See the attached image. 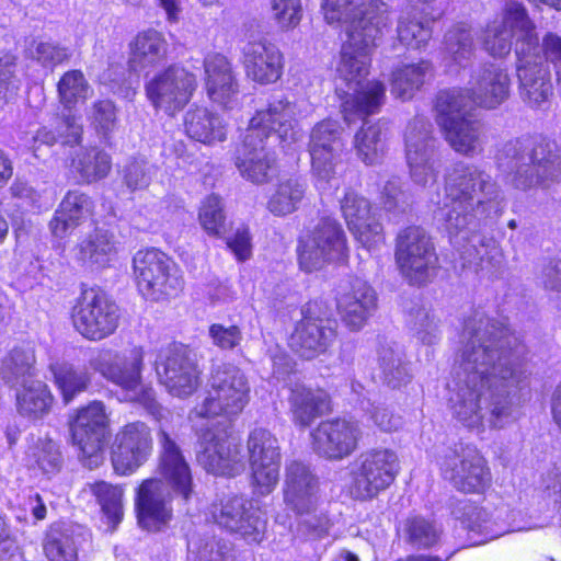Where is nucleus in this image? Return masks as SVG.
Returning <instances> with one entry per match:
<instances>
[{
	"instance_id": "f257e3e1",
	"label": "nucleus",
	"mask_w": 561,
	"mask_h": 561,
	"mask_svg": "<svg viewBox=\"0 0 561 561\" xmlns=\"http://www.w3.org/2000/svg\"><path fill=\"white\" fill-rule=\"evenodd\" d=\"M451 370L448 408L463 426L492 427L514 417L525 387V345L508 324L474 309L463 319Z\"/></svg>"
},
{
	"instance_id": "f03ea898",
	"label": "nucleus",
	"mask_w": 561,
	"mask_h": 561,
	"mask_svg": "<svg viewBox=\"0 0 561 561\" xmlns=\"http://www.w3.org/2000/svg\"><path fill=\"white\" fill-rule=\"evenodd\" d=\"M356 0H323L322 10L329 24L344 27L347 39L342 45L336 68L335 91L343 100L346 121L351 115L360 118L376 113L385 100L386 88L380 81H367L370 50L388 27L386 3L371 0L355 5Z\"/></svg>"
},
{
	"instance_id": "7ed1b4c3",
	"label": "nucleus",
	"mask_w": 561,
	"mask_h": 561,
	"mask_svg": "<svg viewBox=\"0 0 561 561\" xmlns=\"http://www.w3.org/2000/svg\"><path fill=\"white\" fill-rule=\"evenodd\" d=\"M505 198L500 184L481 165L457 162L445 180L442 216L449 241L463 268H484L497 254L494 238L483 228L502 215Z\"/></svg>"
},
{
	"instance_id": "20e7f679",
	"label": "nucleus",
	"mask_w": 561,
	"mask_h": 561,
	"mask_svg": "<svg viewBox=\"0 0 561 561\" xmlns=\"http://www.w3.org/2000/svg\"><path fill=\"white\" fill-rule=\"evenodd\" d=\"M209 385L204 402L208 420L197 433L196 459L208 473L234 477L241 472L244 457L230 440L232 417L248 404L250 386L244 373L230 364L218 365Z\"/></svg>"
},
{
	"instance_id": "39448f33",
	"label": "nucleus",
	"mask_w": 561,
	"mask_h": 561,
	"mask_svg": "<svg viewBox=\"0 0 561 561\" xmlns=\"http://www.w3.org/2000/svg\"><path fill=\"white\" fill-rule=\"evenodd\" d=\"M159 471L161 479H147L138 488L135 512L138 525L148 531H158L172 518L173 497L187 503L194 495L192 471L180 446L160 425Z\"/></svg>"
},
{
	"instance_id": "423d86ee",
	"label": "nucleus",
	"mask_w": 561,
	"mask_h": 561,
	"mask_svg": "<svg viewBox=\"0 0 561 561\" xmlns=\"http://www.w3.org/2000/svg\"><path fill=\"white\" fill-rule=\"evenodd\" d=\"M494 163L511 185L523 192L561 180V149L542 135H522L499 142Z\"/></svg>"
},
{
	"instance_id": "0eeeda50",
	"label": "nucleus",
	"mask_w": 561,
	"mask_h": 561,
	"mask_svg": "<svg viewBox=\"0 0 561 561\" xmlns=\"http://www.w3.org/2000/svg\"><path fill=\"white\" fill-rule=\"evenodd\" d=\"M435 106L437 123L455 151L474 156L483 150L481 123L473 118L472 100L468 90L440 91Z\"/></svg>"
},
{
	"instance_id": "6e6552de",
	"label": "nucleus",
	"mask_w": 561,
	"mask_h": 561,
	"mask_svg": "<svg viewBox=\"0 0 561 561\" xmlns=\"http://www.w3.org/2000/svg\"><path fill=\"white\" fill-rule=\"evenodd\" d=\"M394 260L402 277L422 287L437 275L439 260L430 233L421 226H409L396 238Z\"/></svg>"
},
{
	"instance_id": "1a4fd4ad",
	"label": "nucleus",
	"mask_w": 561,
	"mask_h": 561,
	"mask_svg": "<svg viewBox=\"0 0 561 561\" xmlns=\"http://www.w3.org/2000/svg\"><path fill=\"white\" fill-rule=\"evenodd\" d=\"M298 263L311 273L325 263L344 262L348 257L346 236L342 225L333 217H321L311 231L302 234L297 244Z\"/></svg>"
},
{
	"instance_id": "9d476101",
	"label": "nucleus",
	"mask_w": 561,
	"mask_h": 561,
	"mask_svg": "<svg viewBox=\"0 0 561 561\" xmlns=\"http://www.w3.org/2000/svg\"><path fill=\"white\" fill-rule=\"evenodd\" d=\"M73 445L78 446V458L89 469L98 468L103 461V450L110 436V421L105 405L93 401L69 417Z\"/></svg>"
},
{
	"instance_id": "9b49d317",
	"label": "nucleus",
	"mask_w": 561,
	"mask_h": 561,
	"mask_svg": "<svg viewBox=\"0 0 561 561\" xmlns=\"http://www.w3.org/2000/svg\"><path fill=\"white\" fill-rule=\"evenodd\" d=\"M133 266L139 291L147 299L175 297L183 289L184 279L176 264L158 249L138 251Z\"/></svg>"
},
{
	"instance_id": "f8f14e48",
	"label": "nucleus",
	"mask_w": 561,
	"mask_h": 561,
	"mask_svg": "<svg viewBox=\"0 0 561 561\" xmlns=\"http://www.w3.org/2000/svg\"><path fill=\"white\" fill-rule=\"evenodd\" d=\"M438 463L444 479L460 492L481 493L490 484L491 473L486 462L471 445L456 443L445 447Z\"/></svg>"
},
{
	"instance_id": "ddd939ff",
	"label": "nucleus",
	"mask_w": 561,
	"mask_h": 561,
	"mask_svg": "<svg viewBox=\"0 0 561 561\" xmlns=\"http://www.w3.org/2000/svg\"><path fill=\"white\" fill-rule=\"evenodd\" d=\"M230 440L234 444L231 436ZM238 446L242 451L241 446ZM247 451V457L241 454L251 467L254 493L262 496L270 494L279 480L282 454L277 437L266 428L255 427L248 435ZM244 468L245 465L241 471Z\"/></svg>"
},
{
	"instance_id": "4468645a",
	"label": "nucleus",
	"mask_w": 561,
	"mask_h": 561,
	"mask_svg": "<svg viewBox=\"0 0 561 561\" xmlns=\"http://www.w3.org/2000/svg\"><path fill=\"white\" fill-rule=\"evenodd\" d=\"M399 471L397 454L389 448H371L354 461L351 492L360 501L371 500L394 481Z\"/></svg>"
},
{
	"instance_id": "2eb2a0df",
	"label": "nucleus",
	"mask_w": 561,
	"mask_h": 561,
	"mask_svg": "<svg viewBox=\"0 0 561 561\" xmlns=\"http://www.w3.org/2000/svg\"><path fill=\"white\" fill-rule=\"evenodd\" d=\"M301 316L289 336V347L301 358L313 359L332 345L337 323L317 300L307 302L301 308Z\"/></svg>"
},
{
	"instance_id": "dca6fc26",
	"label": "nucleus",
	"mask_w": 561,
	"mask_h": 561,
	"mask_svg": "<svg viewBox=\"0 0 561 561\" xmlns=\"http://www.w3.org/2000/svg\"><path fill=\"white\" fill-rule=\"evenodd\" d=\"M72 321L83 337L101 341L116 331L119 308L104 291L95 288L84 289L73 307Z\"/></svg>"
},
{
	"instance_id": "f3484780",
	"label": "nucleus",
	"mask_w": 561,
	"mask_h": 561,
	"mask_svg": "<svg viewBox=\"0 0 561 561\" xmlns=\"http://www.w3.org/2000/svg\"><path fill=\"white\" fill-rule=\"evenodd\" d=\"M516 73L519 95L526 104L537 108L549 101L553 84L549 66L539 55V42L530 38L518 44Z\"/></svg>"
},
{
	"instance_id": "a211bd4d",
	"label": "nucleus",
	"mask_w": 561,
	"mask_h": 561,
	"mask_svg": "<svg viewBox=\"0 0 561 561\" xmlns=\"http://www.w3.org/2000/svg\"><path fill=\"white\" fill-rule=\"evenodd\" d=\"M404 138L412 181L423 187L435 183L439 163L431 122L424 116H415L408 124Z\"/></svg>"
},
{
	"instance_id": "6ab92c4d",
	"label": "nucleus",
	"mask_w": 561,
	"mask_h": 561,
	"mask_svg": "<svg viewBox=\"0 0 561 561\" xmlns=\"http://www.w3.org/2000/svg\"><path fill=\"white\" fill-rule=\"evenodd\" d=\"M154 370L161 385L175 397H187L198 386L195 354L181 343L161 347L154 359Z\"/></svg>"
},
{
	"instance_id": "aec40b11",
	"label": "nucleus",
	"mask_w": 561,
	"mask_h": 561,
	"mask_svg": "<svg viewBox=\"0 0 561 561\" xmlns=\"http://www.w3.org/2000/svg\"><path fill=\"white\" fill-rule=\"evenodd\" d=\"M196 87L193 73L182 66L171 65L149 79L145 91L154 108L173 116L190 102Z\"/></svg>"
},
{
	"instance_id": "412c9836",
	"label": "nucleus",
	"mask_w": 561,
	"mask_h": 561,
	"mask_svg": "<svg viewBox=\"0 0 561 561\" xmlns=\"http://www.w3.org/2000/svg\"><path fill=\"white\" fill-rule=\"evenodd\" d=\"M515 37V55L522 42L534 39L539 42L535 25L528 16L525 7L514 0H507L503 20L489 25L483 39L484 49L493 57H504L512 49V38Z\"/></svg>"
},
{
	"instance_id": "4be33fe9",
	"label": "nucleus",
	"mask_w": 561,
	"mask_h": 561,
	"mask_svg": "<svg viewBox=\"0 0 561 561\" xmlns=\"http://www.w3.org/2000/svg\"><path fill=\"white\" fill-rule=\"evenodd\" d=\"M214 520L230 533L239 534L248 542H261L267 518L264 512L243 496H227L213 505Z\"/></svg>"
},
{
	"instance_id": "5701e85b",
	"label": "nucleus",
	"mask_w": 561,
	"mask_h": 561,
	"mask_svg": "<svg viewBox=\"0 0 561 561\" xmlns=\"http://www.w3.org/2000/svg\"><path fill=\"white\" fill-rule=\"evenodd\" d=\"M363 434L362 425L356 420L346 417L325 420L311 433L312 447L319 457L340 461L357 450Z\"/></svg>"
},
{
	"instance_id": "b1692460",
	"label": "nucleus",
	"mask_w": 561,
	"mask_h": 561,
	"mask_svg": "<svg viewBox=\"0 0 561 561\" xmlns=\"http://www.w3.org/2000/svg\"><path fill=\"white\" fill-rule=\"evenodd\" d=\"M344 129L335 119L317 123L309 135L308 151L311 168L319 181L329 183L335 174V165L344 150Z\"/></svg>"
},
{
	"instance_id": "393cba45",
	"label": "nucleus",
	"mask_w": 561,
	"mask_h": 561,
	"mask_svg": "<svg viewBox=\"0 0 561 561\" xmlns=\"http://www.w3.org/2000/svg\"><path fill=\"white\" fill-rule=\"evenodd\" d=\"M88 363L91 369L125 390H136L141 385V347H133L125 352L101 348L91 354Z\"/></svg>"
},
{
	"instance_id": "a878e982",
	"label": "nucleus",
	"mask_w": 561,
	"mask_h": 561,
	"mask_svg": "<svg viewBox=\"0 0 561 561\" xmlns=\"http://www.w3.org/2000/svg\"><path fill=\"white\" fill-rule=\"evenodd\" d=\"M153 448L151 431L140 421L126 424L115 437L111 460L115 472L130 474L150 457Z\"/></svg>"
},
{
	"instance_id": "bb28decb",
	"label": "nucleus",
	"mask_w": 561,
	"mask_h": 561,
	"mask_svg": "<svg viewBox=\"0 0 561 561\" xmlns=\"http://www.w3.org/2000/svg\"><path fill=\"white\" fill-rule=\"evenodd\" d=\"M336 307L343 323L359 331L377 310L376 290L359 277H348L339 287Z\"/></svg>"
},
{
	"instance_id": "cd10ccee",
	"label": "nucleus",
	"mask_w": 561,
	"mask_h": 561,
	"mask_svg": "<svg viewBox=\"0 0 561 561\" xmlns=\"http://www.w3.org/2000/svg\"><path fill=\"white\" fill-rule=\"evenodd\" d=\"M299 112L298 104L288 95L274 93L268 96L266 106L256 111L247 131H261L260 137L267 139L287 140L293 136Z\"/></svg>"
},
{
	"instance_id": "c85d7f7f",
	"label": "nucleus",
	"mask_w": 561,
	"mask_h": 561,
	"mask_svg": "<svg viewBox=\"0 0 561 561\" xmlns=\"http://www.w3.org/2000/svg\"><path fill=\"white\" fill-rule=\"evenodd\" d=\"M340 206L348 230L364 248L370 251L383 242V227L371 214V205L366 197L347 190Z\"/></svg>"
},
{
	"instance_id": "c756f323",
	"label": "nucleus",
	"mask_w": 561,
	"mask_h": 561,
	"mask_svg": "<svg viewBox=\"0 0 561 561\" xmlns=\"http://www.w3.org/2000/svg\"><path fill=\"white\" fill-rule=\"evenodd\" d=\"M261 131H247L236 152V167L241 176L254 184L270 182L275 175V153Z\"/></svg>"
},
{
	"instance_id": "7c9ffc66",
	"label": "nucleus",
	"mask_w": 561,
	"mask_h": 561,
	"mask_svg": "<svg viewBox=\"0 0 561 561\" xmlns=\"http://www.w3.org/2000/svg\"><path fill=\"white\" fill-rule=\"evenodd\" d=\"M242 61L247 77L260 84H271L280 79L284 56L279 48L260 38L249 41L242 48Z\"/></svg>"
},
{
	"instance_id": "2f4dec72",
	"label": "nucleus",
	"mask_w": 561,
	"mask_h": 561,
	"mask_svg": "<svg viewBox=\"0 0 561 561\" xmlns=\"http://www.w3.org/2000/svg\"><path fill=\"white\" fill-rule=\"evenodd\" d=\"M472 107L497 108L511 95V78L506 68L497 62H484L472 76Z\"/></svg>"
},
{
	"instance_id": "473e14b6",
	"label": "nucleus",
	"mask_w": 561,
	"mask_h": 561,
	"mask_svg": "<svg viewBox=\"0 0 561 561\" xmlns=\"http://www.w3.org/2000/svg\"><path fill=\"white\" fill-rule=\"evenodd\" d=\"M284 502L294 513L309 512L319 504V481L309 466L294 460L285 468Z\"/></svg>"
},
{
	"instance_id": "72a5a7b5",
	"label": "nucleus",
	"mask_w": 561,
	"mask_h": 561,
	"mask_svg": "<svg viewBox=\"0 0 561 561\" xmlns=\"http://www.w3.org/2000/svg\"><path fill=\"white\" fill-rule=\"evenodd\" d=\"M204 68L208 98L222 108L237 106L239 83L230 61L224 55L214 54L205 58Z\"/></svg>"
},
{
	"instance_id": "f704fd0d",
	"label": "nucleus",
	"mask_w": 561,
	"mask_h": 561,
	"mask_svg": "<svg viewBox=\"0 0 561 561\" xmlns=\"http://www.w3.org/2000/svg\"><path fill=\"white\" fill-rule=\"evenodd\" d=\"M94 211V202L80 190H70L62 197L49 222L51 233L64 238L88 221Z\"/></svg>"
},
{
	"instance_id": "c9c22d12",
	"label": "nucleus",
	"mask_w": 561,
	"mask_h": 561,
	"mask_svg": "<svg viewBox=\"0 0 561 561\" xmlns=\"http://www.w3.org/2000/svg\"><path fill=\"white\" fill-rule=\"evenodd\" d=\"M88 539V529L82 525L54 524L44 539L45 556L49 561H77L78 551Z\"/></svg>"
},
{
	"instance_id": "e433bc0d",
	"label": "nucleus",
	"mask_w": 561,
	"mask_h": 561,
	"mask_svg": "<svg viewBox=\"0 0 561 561\" xmlns=\"http://www.w3.org/2000/svg\"><path fill=\"white\" fill-rule=\"evenodd\" d=\"M289 411L295 424L307 427L331 411V399L327 391L295 383L289 389Z\"/></svg>"
},
{
	"instance_id": "4c0bfd02",
	"label": "nucleus",
	"mask_w": 561,
	"mask_h": 561,
	"mask_svg": "<svg viewBox=\"0 0 561 561\" xmlns=\"http://www.w3.org/2000/svg\"><path fill=\"white\" fill-rule=\"evenodd\" d=\"M443 51L449 71L470 66L477 51L472 27L463 22L453 25L444 35Z\"/></svg>"
},
{
	"instance_id": "58836bf2",
	"label": "nucleus",
	"mask_w": 561,
	"mask_h": 561,
	"mask_svg": "<svg viewBox=\"0 0 561 561\" xmlns=\"http://www.w3.org/2000/svg\"><path fill=\"white\" fill-rule=\"evenodd\" d=\"M130 56L128 69L131 72H140L147 68L160 65L165 60L168 43L163 35L156 30H147L139 33L129 44Z\"/></svg>"
},
{
	"instance_id": "ea45409f",
	"label": "nucleus",
	"mask_w": 561,
	"mask_h": 561,
	"mask_svg": "<svg viewBox=\"0 0 561 561\" xmlns=\"http://www.w3.org/2000/svg\"><path fill=\"white\" fill-rule=\"evenodd\" d=\"M13 390L19 415L30 421H39L49 414L54 397L45 382L36 379Z\"/></svg>"
},
{
	"instance_id": "a19ab883",
	"label": "nucleus",
	"mask_w": 561,
	"mask_h": 561,
	"mask_svg": "<svg viewBox=\"0 0 561 561\" xmlns=\"http://www.w3.org/2000/svg\"><path fill=\"white\" fill-rule=\"evenodd\" d=\"M184 127L190 138L203 144L224 141L227 135L224 119L206 107H195L187 111Z\"/></svg>"
},
{
	"instance_id": "79ce46f5",
	"label": "nucleus",
	"mask_w": 561,
	"mask_h": 561,
	"mask_svg": "<svg viewBox=\"0 0 561 561\" xmlns=\"http://www.w3.org/2000/svg\"><path fill=\"white\" fill-rule=\"evenodd\" d=\"M403 313L407 327L423 344L432 345L439 340L438 321L419 296L404 300Z\"/></svg>"
},
{
	"instance_id": "37998d69",
	"label": "nucleus",
	"mask_w": 561,
	"mask_h": 561,
	"mask_svg": "<svg viewBox=\"0 0 561 561\" xmlns=\"http://www.w3.org/2000/svg\"><path fill=\"white\" fill-rule=\"evenodd\" d=\"M35 352L31 346H15L2 359L1 377L11 389L34 381Z\"/></svg>"
},
{
	"instance_id": "c03bdc74",
	"label": "nucleus",
	"mask_w": 561,
	"mask_h": 561,
	"mask_svg": "<svg viewBox=\"0 0 561 561\" xmlns=\"http://www.w3.org/2000/svg\"><path fill=\"white\" fill-rule=\"evenodd\" d=\"M388 130V123L385 121L369 124L364 119L362 128L354 137V142L357 154L365 164L371 165L380 161L385 152Z\"/></svg>"
},
{
	"instance_id": "a18cd8bd",
	"label": "nucleus",
	"mask_w": 561,
	"mask_h": 561,
	"mask_svg": "<svg viewBox=\"0 0 561 561\" xmlns=\"http://www.w3.org/2000/svg\"><path fill=\"white\" fill-rule=\"evenodd\" d=\"M50 369L65 403L71 402L77 396L87 391L91 383V374L85 367L61 363L50 365Z\"/></svg>"
},
{
	"instance_id": "49530a36",
	"label": "nucleus",
	"mask_w": 561,
	"mask_h": 561,
	"mask_svg": "<svg viewBox=\"0 0 561 561\" xmlns=\"http://www.w3.org/2000/svg\"><path fill=\"white\" fill-rule=\"evenodd\" d=\"M307 183L300 178L280 181L267 202V209L274 216H286L296 211L302 202Z\"/></svg>"
},
{
	"instance_id": "de8ad7c7",
	"label": "nucleus",
	"mask_w": 561,
	"mask_h": 561,
	"mask_svg": "<svg viewBox=\"0 0 561 561\" xmlns=\"http://www.w3.org/2000/svg\"><path fill=\"white\" fill-rule=\"evenodd\" d=\"M112 168L111 157L96 147L81 150L71 161V169L84 183L104 179Z\"/></svg>"
},
{
	"instance_id": "09e8293b",
	"label": "nucleus",
	"mask_w": 561,
	"mask_h": 561,
	"mask_svg": "<svg viewBox=\"0 0 561 561\" xmlns=\"http://www.w3.org/2000/svg\"><path fill=\"white\" fill-rule=\"evenodd\" d=\"M431 67L430 61L421 60L419 64L405 65L394 70L391 78V94L402 101L412 99L423 85Z\"/></svg>"
},
{
	"instance_id": "8fccbe9b",
	"label": "nucleus",
	"mask_w": 561,
	"mask_h": 561,
	"mask_svg": "<svg viewBox=\"0 0 561 561\" xmlns=\"http://www.w3.org/2000/svg\"><path fill=\"white\" fill-rule=\"evenodd\" d=\"M378 362L381 378L388 387L400 389L411 381L412 375L401 352L391 346H381Z\"/></svg>"
},
{
	"instance_id": "3c124183",
	"label": "nucleus",
	"mask_w": 561,
	"mask_h": 561,
	"mask_svg": "<svg viewBox=\"0 0 561 561\" xmlns=\"http://www.w3.org/2000/svg\"><path fill=\"white\" fill-rule=\"evenodd\" d=\"M453 515L460 520L463 528L483 535L485 539L496 538L499 534H490L488 513L469 500H457L453 505Z\"/></svg>"
},
{
	"instance_id": "603ef678",
	"label": "nucleus",
	"mask_w": 561,
	"mask_h": 561,
	"mask_svg": "<svg viewBox=\"0 0 561 561\" xmlns=\"http://www.w3.org/2000/svg\"><path fill=\"white\" fill-rule=\"evenodd\" d=\"M198 221L208 236L221 237L227 232L225 205L219 195L210 194L203 199L198 210Z\"/></svg>"
},
{
	"instance_id": "864d4df0",
	"label": "nucleus",
	"mask_w": 561,
	"mask_h": 561,
	"mask_svg": "<svg viewBox=\"0 0 561 561\" xmlns=\"http://www.w3.org/2000/svg\"><path fill=\"white\" fill-rule=\"evenodd\" d=\"M379 201L385 211L394 220L410 211L413 203L411 194L403 190L398 178H392L385 183Z\"/></svg>"
},
{
	"instance_id": "5fc2aeb1",
	"label": "nucleus",
	"mask_w": 561,
	"mask_h": 561,
	"mask_svg": "<svg viewBox=\"0 0 561 561\" xmlns=\"http://www.w3.org/2000/svg\"><path fill=\"white\" fill-rule=\"evenodd\" d=\"M92 492L101 506L103 515L107 518L112 529L123 519V492L118 486L100 481L92 485Z\"/></svg>"
},
{
	"instance_id": "6e6d98bb",
	"label": "nucleus",
	"mask_w": 561,
	"mask_h": 561,
	"mask_svg": "<svg viewBox=\"0 0 561 561\" xmlns=\"http://www.w3.org/2000/svg\"><path fill=\"white\" fill-rule=\"evenodd\" d=\"M57 91L60 103L70 111L88 98L90 85L80 70H69L58 81Z\"/></svg>"
},
{
	"instance_id": "4d7b16f0",
	"label": "nucleus",
	"mask_w": 561,
	"mask_h": 561,
	"mask_svg": "<svg viewBox=\"0 0 561 561\" xmlns=\"http://www.w3.org/2000/svg\"><path fill=\"white\" fill-rule=\"evenodd\" d=\"M405 533L413 548L430 549L439 541L442 529L434 522L416 516L407 520Z\"/></svg>"
},
{
	"instance_id": "13d9d810",
	"label": "nucleus",
	"mask_w": 561,
	"mask_h": 561,
	"mask_svg": "<svg viewBox=\"0 0 561 561\" xmlns=\"http://www.w3.org/2000/svg\"><path fill=\"white\" fill-rule=\"evenodd\" d=\"M25 54L26 57L47 69H54L69 58V51L66 47L55 42L42 39H32Z\"/></svg>"
},
{
	"instance_id": "bf43d9fd",
	"label": "nucleus",
	"mask_w": 561,
	"mask_h": 561,
	"mask_svg": "<svg viewBox=\"0 0 561 561\" xmlns=\"http://www.w3.org/2000/svg\"><path fill=\"white\" fill-rule=\"evenodd\" d=\"M35 462L43 474L50 478L60 472L64 466V456L60 445L51 438L39 439L35 451Z\"/></svg>"
},
{
	"instance_id": "052dcab7",
	"label": "nucleus",
	"mask_w": 561,
	"mask_h": 561,
	"mask_svg": "<svg viewBox=\"0 0 561 561\" xmlns=\"http://www.w3.org/2000/svg\"><path fill=\"white\" fill-rule=\"evenodd\" d=\"M115 237L112 232L103 229H96L89 240L82 245L83 254L92 263L104 266L110 261V256L115 251Z\"/></svg>"
},
{
	"instance_id": "680f3d73",
	"label": "nucleus",
	"mask_w": 561,
	"mask_h": 561,
	"mask_svg": "<svg viewBox=\"0 0 561 561\" xmlns=\"http://www.w3.org/2000/svg\"><path fill=\"white\" fill-rule=\"evenodd\" d=\"M230 546L215 537L192 536L187 540V561H213L219 553H230Z\"/></svg>"
},
{
	"instance_id": "e2e57ef3",
	"label": "nucleus",
	"mask_w": 561,
	"mask_h": 561,
	"mask_svg": "<svg viewBox=\"0 0 561 561\" xmlns=\"http://www.w3.org/2000/svg\"><path fill=\"white\" fill-rule=\"evenodd\" d=\"M298 517L297 531L306 539H319L328 535L332 524L325 512L318 505L309 512L295 513Z\"/></svg>"
},
{
	"instance_id": "0e129e2a",
	"label": "nucleus",
	"mask_w": 561,
	"mask_h": 561,
	"mask_svg": "<svg viewBox=\"0 0 561 561\" xmlns=\"http://www.w3.org/2000/svg\"><path fill=\"white\" fill-rule=\"evenodd\" d=\"M398 39L408 48L419 49L424 46L432 36V32L421 21L401 16L397 27Z\"/></svg>"
},
{
	"instance_id": "69168bd1",
	"label": "nucleus",
	"mask_w": 561,
	"mask_h": 561,
	"mask_svg": "<svg viewBox=\"0 0 561 561\" xmlns=\"http://www.w3.org/2000/svg\"><path fill=\"white\" fill-rule=\"evenodd\" d=\"M123 184L135 192L149 186L151 182L150 165L145 159L133 158L121 170Z\"/></svg>"
},
{
	"instance_id": "338daca9",
	"label": "nucleus",
	"mask_w": 561,
	"mask_h": 561,
	"mask_svg": "<svg viewBox=\"0 0 561 561\" xmlns=\"http://www.w3.org/2000/svg\"><path fill=\"white\" fill-rule=\"evenodd\" d=\"M90 118L96 130L106 137L116 126V106L111 100H100L93 103Z\"/></svg>"
},
{
	"instance_id": "774afa93",
	"label": "nucleus",
	"mask_w": 561,
	"mask_h": 561,
	"mask_svg": "<svg viewBox=\"0 0 561 561\" xmlns=\"http://www.w3.org/2000/svg\"><path fill=\"white\" fill-rule=\"evenodd\" d=\"M360 410L368 414L381 431H397L402 424L399 415L393 414L382 404L376 405L370 399H364L360 401Z\"/></svg>"
}]
</instances>
